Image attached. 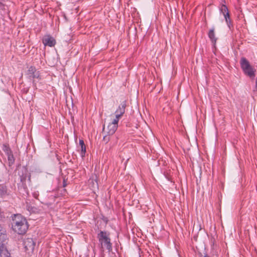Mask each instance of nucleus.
Masks as SVG:
<instances>
[{
  "instance_id": "dca6fc26",
  "label": "nucleus",
  "mask_w": 257,
  "mask_h": 257,
  "mask_svg": "<svg viewBox=\"0 0 257 257\" xmlns=\"http://www.w3.org/2000/svg\"><path fill=\"white\" fill-rule=\"evenodd\" d=\"M103 140L106 142V143H107L109 140V137L107 136H105L103 137Z\"/></svg>"
},
{
  "instance_id": "423d86ee",
  "label": "nucleus",
  "mask_w": 257,
  "mask_h": 257,
  "mask_svg": "<svg viewBox=\"0 0 257 257\" xmlns=\"http://www.w3.org/2000/svg\"><path fill=\"white\" fill-rule=\"evenodd\" d=\"M24 244L26 251H27L28 253L33 251L35 246V243L32 238H28L26 239L24 242Z\"/></svg>"
},
{
  "instance_id": "9b49d317",
  "label": "nucleus",
  "mask_w": 257,
  "mask_h": 257,
  "mask_svg": "<svg viewBox=\"0 0 257 257\" xmlns=\"http://www.w3.org/2000/svg\"><path fill=\"white\" fill-rule=\"evenodd\" d=\"M208 36L212 42H216V39L215 37V34L213 29L210 30L208 33Z\"/></svg>"
},
{
  "instance_id": "2eb2a0df",
  "label": "nucleus",
  "mask_w": 257,
  "mask_h": 257,
  "mask_svg": "<svg viewBox=\"0 0 257 257\" xmlns=\"http://www.w3.org/2000/svg\"><path fill=\"white\" fill-rule=\"evenodd\" d=\"M93 180H94V178L93 177L92 179H90L89 181H92V182L93 183L92 187L93 188H94L95 187H97V185H98L97 182L96 180H95V183H94V182H93Z\"/></svg>"
},
{
  "instance_id": "f03ea898",
  "label": "nucleus",
  "mask_w": 257,
  "mask_h": 257,
  "mask_svg": "<svg viewBox=\"0 0 257 257\" xmlns=\"http://www.w3.org/2000/svg\"><path fill=\"white\" fill-rule=\"evenodd\" d=\"M12 228L19 234H25L28 228L26 219L21 215H15L13 219Z\"/></svg>"
},
{
  "instance_id": "6e6552de",
  "label": "nucleus",
  "mask_w": 257,
  "mask_h": 257,
  "mask_svg": "<svg viewBox=\"0 0 257 257\" xmlns=\"http://www.w3.org/2000/svg\"><path fill=\"white\" fill-rule=\"evenodd\" d=\"M6 153L8 157V161L10 165L13 164L14 163L15 159L11 151L9 148L6 149Z\"/></svg>"
},
{
  "instance_id": "ddd939ff",
  "label": "nucleus",
  "mask_w": 257,
  "mask_h": 257,
  "mask_svg": "<svg viewBox=\"0 0 257 257\" xmlns=\"http://www.w3.org/2000/svg\"><path fill=\"white\" fill-rule=\"evenodd\" d=\"M224 17L225 19L226 23L228 25V27H230L231 25V20L229 17V12H227L225 15H224Z\"/></svg>"
},
{
  "instance_id": "9d476101",
  "label": "nucleus",
  "mask_w": 257,
  "mask_h": 257,
  "mask_svg": "<svg viewBox=\"0 0 257 257\" xmlns=\"http://www.w3.org/2000/svg\"><path fill=\"white\" fill-rule=\"evenodd\" d=\"M79 145L81 146V155L82 157H84L86 152V147L84 141L82 140H79Z\"/></svg>"
},
{
  "instance_id": "a211bd4d",
  "label": "nucleus",
  "mask_w": 257,
  "mask_h": 257,
  "mask_svg": "<svg viewBox=\"0 0 257 257\" xmlns=\"http://www.w3.org/2000/svg\"><path fill=\"white\" fill-rule=\"evenodd\" d=\"M204 257H209L207 255H205Z\"/></svg>"
},
{
  "instance_id": "4468645a",
  "label": "nucleus",
  "mask_w": 257,
  "mask_h": 257,
  "mask_svg": "<svg viewBox=\"0 0 257 257\" xmlns=\"http://www.w3.org/2000/svg\"><path fill=\"white\" fill-rule=\"evenodd\" d=\"M220 11L223 14V16L225 15L227 12H228L227 7L225 5H222L220 8Z\"/></svg>"
},
{
  "instance_id": "20e7f679",
  "label": "nucleus",
  "mask_w": 257,
  "mask_h": 257,
  "mask_svg": "<svg viewBox=\"0 0 257 257\" xmlns=\"http://www.w3.org/2000/svg\"><path fill=\"white\" fill-rule=\"evenodd\" d=\"M241 67L244 73L250 77H254V70L250 66L249 62L245 58H242L240 60Z\"/></svg>"
},
{
  "instance_id": "f3484780",
  "label": "nucleus",
  "mask_w": 257,
  "mask_h": 257,
  "mask_svg": "<svg viewBox=\"0 0 257 257\" xmlns=\"http://www.w3.org/2000/svg\"><path fill=\"white\" fill-rule=\"evenodd\" d=\"M254 91L257 93V77L256 78L255 85V88H254Z\"/></svg>"
},
{
  "instance_id": "f8f14e48",
  "label": "nucleus",
  "mask_w": 257,
  "mask_h": 257,
  "mask_svg": "<svg viewBox=\"0 0 257 257\" xmlns=\"http://www.w3.org/2000/svg\"><path fill=\"white\" fill-rule=\"evenodd\" d=\"M7 194V189L5 186H0V196L3 197Z\"/></svg>"
},
{
  "instance_id": "1a4fd4ad",
  "label": "nucleus",
  "mask_w": 257,
  "mask_h": 257,
  "mask_svg": "<svg viewBox=\"0 0 257 257\" xmlns=\"http://www.w3.org/2000/svg\"><path fill=\"white\" fill-rule=\"evenodd\" d=\"M0 256L1 257H10V253L4 246L0 247Z\"/></svg>"
},
{
  "instance_id": "7ed1b4c3",
  "label": "nucleus",
  "mask_w": 257,
  "mask_h": 257,
  "mask_svg": "<svg viewBox=\"0 0 257 257\" xmlns=\"http://www.w3.org/2000/svg\"><path fill=\"white\" fill-rule=\"evenodd\" d=\"M98 237L101 248H106L108 251H110L112 249V246L108 234L106 232L101 231L98 234Z\"/></svg>"
},
{
  "instance_id": "f257e3e1",
  "label": "nucleus",
  "mask_w": 257,
  "mask_h": 257,
  "mask_svg": "<svg viewBox=\"0 0 257 257\" xmlns=\"http://www.w3.org/2000/svg\"><path fill=\"white\" fill-rule=\"evenodd\" d=\"M125 103L123 102L120 104L114 114H111L110 120L107 127H103V131L109 135H113L117 130L118 127V122L125 112Z\"/></svg>"
},
{
  "instance_id": "39448f33",
  "label": "nucleus",
  "mask_w": 257,
  "mask_h": 257,
  "mask_svg": "<svg viewBox=\"0 0 257 257\" xmlns=\"http://www.w3.org/2000/svg\"><path fill=\"white\" fill-rule=\"evenodd\" d=\"M27 74L28 75V76L31 78H33L34 79L33 83H35V79H38L39 80L40 79V73L38 71H37L35 67L33 66H30L28 70Z\"/></svg>"
},
{
  "instance_id": "0eeeda50",
  "label": "nucleus",
  "mask_w": 257,
  "mask_h": 257,
  "mask_svg": "<svg viewBox=\"0 0 257 257\" xmlns=\"http://www.w3.org/2000/svg\"><path fill=\"white\" fill-rule=\"evenodd\" d=\"M43 43L45 46L53 47L55 45V39L50 35H45L42 39Z\"/></svg>"
}]
</instances>
